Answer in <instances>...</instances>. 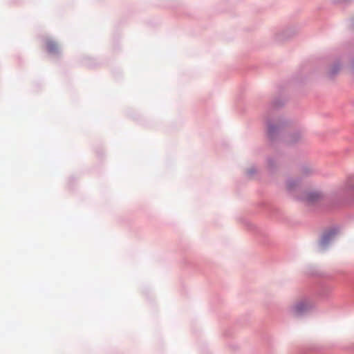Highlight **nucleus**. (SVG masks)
Returning a JSON list of instances; mask_svg holds the SVG:
<instances>
[{
	"label": "nucleus",
	"mask_w": 354,
	"mask_h": 354,
	"mask_svg": "<svg viewBox=\"0 0 354 354\" xmlns=\"http://www.w3.org/2000/svg\"><path fill=\"white\" fill-rule=\"evenodd\" d=\"M333 236V234H328L323 236L320 241V245L322 248H324L328 243L330 241L331 237Z\"/></svg>",
	"instance_id": "obj_4"
},
{
	"label": "nucleus",
	"mask_w": 354,
	"mask_h": 354,
	"mask_svg": "<svg viewBox=\"0 0 354 354\" xmlns=\"http://www.w3.org/2000/svg\"><path fill=\"white\" fill-rule=\"evenodd\" d=\"M319 197H320V195L318 193L310 192V193H308L306 195H305L304 196L303 199L307 202L313 203V202L318 200L319 198Z\"/></svg>",
	"instance_id": "obj_2"
},
{
	"label": "nucleus",
	"mask_w": 354,
	"mask_h": 354,
	"mask_svg": "<svg viewBox=\"0 0 354 354\" xmlns=\"http://www.w3.org/2000/svg\"><path fill=\"white\" fill-rule=\"evenodd\" d=\"M292 183H291V182H289V183H288V188L289 189H292Z\"/></svg>",
	"instance_id": "obj_5"
},
{
	"label": "nucleus",
	"mask_w": 354,
	"mask_h": 354,
	"mask_svg": "<svg viewBox=\"0 0 354 354\" xmlns=\"http://www.w3.org/2000/svg\"><path fill=\"white\" fill-rule=\"evenodd\" d=\"M46 47L48 52L50 53H55L57 51V45L53 41L48 40L46 43Z\"/></svg>",
	"instance_id": "obj_3"
},
{
	"label": "nucleus",
	"mask_w": 354,
	"mask_h": 354,
	"mask_svg": "<svg viewBox=\"0 0 354 354\" xmlns=\"http://www.w3.org/2000/svg\"><path fill=\"white\" fill-rule=\"evenodd\" d=\"M312 308V305L307 301H300L297 303L292 308V313L295 317H299L306 312H308Z\"/></svg>",
	"instance_id": "obj_1"
}]
</instances>
